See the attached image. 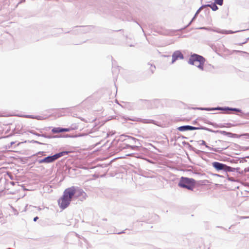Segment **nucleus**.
<instances>
[{
    "label": "nucleus",
    "instance_id": "obj_1",
    "mask_svg": "<svg viewBox=\"0 0 249 249\" xmlns=\"http://www.w3.org/2000/svg\"><path fill=\"white\" fill-rule=\"evenodd\" d=\"M75 193L76 189L74 187L65 190L62 196L58 200V205L61 209L64 210L69 206Z\"/></svg>",
    "mask_w": 249,
    "mask_h": 249
},
{
    "label": "nucleus",
    "instance_id": "obj_2",
    "mask_svg": "<svg viewBox=\"0 0 249 249\" xmlns=\"http://www.w3.org/2000/svg\"><path fill=\"white\" fill-rule=\"evenodd\" d=\"M205 59L202 56L194 54L191 55L189 59V63L198 68L201 70H203Z\"/></svg>",
    "mask_w": 249,
    "mask_h": 249
},
{
    "label": "nucleus",
    "instance_id": "obj_3",
    "mask_svg": "<svg viewBox=\"0 0 249 249\" xmlns=\"http://www.w3.org/2000/svg\"><path fill=\"white\" fill-rule=\"evenodd\" d=\"M196 180L192 178L181 177L178 185L180 187L193 191L196 186Z\"/></svg>",
    "mask_w": 249,
    "mask_h": 249
},
{
    "label": "nucleus",
    "instance_id": "obj_4",
    "mask_svg": "<svg viewBox=\"0 0 249 249\" xmlns=\"http://www.w3.org/2000/svg\"><path fill=\"white\" fill-rule=\"evenodd\" d=\"M70 153L69 151H63L61 152H60L59 153L56 154L53 156H48L47 157L41 160H39V163H51L52 162L58 158L65 155H67Z\"/></svg>",
    "mask_w": 249,
    "mask_h": 249
},
{
    "label": "nucleus",
    "instance_id": "obj_5",
    "mask_svg": "<svg viewBox=\"0 0 249 249\" xmlns=\"http://www.w3.org/2000/svg\"><path fill=\"white\" fill-rule=\"evenodd\" d=\"M213 166L217 171L223 170L225 172L231 171V168L226 164L218 162H213L212 163Z\"/></svg>",
    "mask_w": 249,
    "mask_h": 249
},
{
    "label": "nucleus",
    "instance_id": "obj_6",
    "mask_svg": "<svg viewBox=\"0 0 249 249\" xmlns=\"http://www.w3.org/2000/svg\"><path fill=\"white\" fill-rule=\"evenodd\" d=\"M71 130L69 128L54 127L52 129V132L53 133H58L63 132H69Z\"/></svg>",
    "mask_w": 249,
    "mask_h": 249
},
{
    "label": "nucleus",
    "instance_id": "obj_7",
    "mask_svg": "<svg viewBox=\"0 0 249 249\" xmlns=\"http://www.w3.org/2000/svg\"><path fill=\"white\" fill-rule=\"evenodd\" d=\"M183 59V54L179 51L175 52L172 55V62H174L178 59Z\"/></svg>",
    "mask_w": 249,
    "mask_h": 249
},
{
    "label": "nucleus",
    "instance_id": "obj_8",
    "mask_svg": "<svg viewBox=\"0 0 249 249\" xmlns=\"http://www.w3.org/2000/svg\"><path fill=\"white\" fill-rule=\"evenodd\" d=\"M197 128L190 125L181 126L178 127V130L180 131H184L187 130H194L197 129Z\"/></svg>",
    "mask_w": 249,
    "mask_h": 249
},
{
    "label": "nucleus",
    "instance_id": "obj_9",
    "mask_svg": "<svg viewBox=\"0 0 249 249\" xmlns=\"http://www.w3.org/2000/svg\"><path fill=\"white\" fill-rule=\"evenodd\" d=\"M226 135L230 137L231 138H239L242 136H248L249 138V133H246L242 135H238L237 134L232 133L230 132H226Z\"/></svg>",
    "mask_w": 249,
    "mask_h": 249
},
{
    "label": "nucleus",
    "instance_id": "obj_10",
    "mask_svg": "<svg viewBox=\"0 0 249 249\" xmlns=\"http://www.w3.org/2000/svg\"><path fill=\"white\" fill-rule=\"evenodd\" d=\"M218 33L222 34H230L235 33L236 32H233L231 30H222L217 32Z\"/></svg>",
    "mask_w": 249,
    "mask_h": 249
},
{
    "label": "nucleus",
    "instance_id": "obj_11",
    "mask_svg": "<svg viewBox=\"0 0 249 249\" xmlns=\"http://www.w3.org/2000/svg\"><path fill=\"white\" fill-rule=\"evenodd\" d=\"M208 6L210 7L213 11H216L218 9V7L214 3L208 5Z\"/></svg>",
    "mask_w": 249,
    "mask_h": 249
},
{
    "label": "nucleus",
    "instance_id": "obj_12",
    "mask_svg": "<svg viewBox=\"0 0 249 249\" xmlns=\"http://www.w3.org/2000/svg\"><path fill=\"white\" fill-rule=\"evenodd\" d=\"M149 69L150 70V71H151V73H153L154 71L156 69V67L154 65H150V67H149Z\"/></svg>",
    "mask_w": 249,
    "mask_h": 249
},
{
    "label": "nucleus",
    "instance_id": "obj_13",
    "mask_svg": "<svg viewBox=\"0 0 249 249\" xmlns=\"http://www.w3.org/2000/svg\"><path fill=\"white\" fill-rule=\"evenodd\" d=\"M223 0H215V2L220 5H222L223 4Z\"/></svg>",
    "mask_w": 249,
    "mask_h": 249
},
{
    "label": "nucleus",
    "instance_id": "obj_14",
    "mask_svg": "<svg viewBox=\"0 0 249 249\" xmlns=\"http://www.w3.org/2000/svg\"><path fill=\"white\" fill-rule=\"evenodd\" d=\"M230 110H234V111H239L240 110L237 108H231V109H229Z\"/></svg>",
    "mask_w": 249,
    "mask_h": 249
},
{
    "label": "nucleus",
    "instance_id": "obj_15",
    "mask_svg": "<svg viewBox=\"0 0 249 249\" xmlns=\"http://www.w3.org/2000/svg\"><path fill=\"white\" fill-rule=\"evenodd\" d=\"M38 217L37 216H36L34 218V221H36L37 220V219H38Z\"/></svg>",
    "mask_w": 249,
    "mask_h": 249
},
{
    "label": "nucleus",
    "instance_id": "obj_16",
    "mask_svg": "<svg viewBox=\"0 0 249 249\" xmlns=\"http://www.w3.org/2000/svg\"><path fill=\"white\" fill-rule=\"evenodd\" d=\"M235 52H239V51H235Z\"/></svg>",
    "mask_w": 249,
    "mask_h": 249
}]
</instances>
